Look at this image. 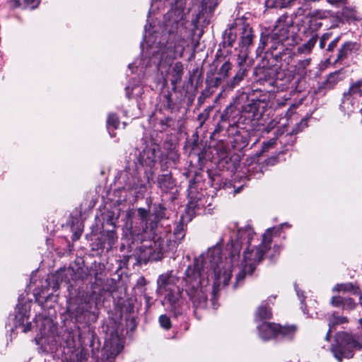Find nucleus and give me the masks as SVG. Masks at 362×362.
Listing matches in <instances>:
<instances>
[{
	"label": "nucleus",
	"instance_id": "nucleus-7",
	"mask_svg": "<svg viewBox=\"0 0 362 362\" xmlns=\"http://www.w3.org/2000/svg\"><path fill=\"white\" fill-rule=\"evenodd\" d=\"M99 315V310L95 303H81L79 304L72 303L71 300L67 301V306L64 318L65 323L70 322L74 325V328L81 329L82 327H88V340L89 345L92 335L98 337L90 329L89 325L97 321Z\"/></svg>",
	"mask_w": 362,
	"mask_h": 362
},
{
	"label": "nucleus",
	"instance_id": "nucleus-57",
	"mask_svg": "<svg viewBox=\"0 0 362 362\" xmlns=\"http://www.w3.org/2000/svg\"><path fill=\"white\" fill-rule=\"evenodd\" d=\"M343 310H351L356 307V303L351 298L345 297Z\"/></svg>",
	"mask_w": 362,
	"mask_h": 362
},
{
	"label": "nucleus",
	"instance_id": "nucleus-3",
	"mask_svg": "<svg viewBox=\"0 0 362 362\" xmlns=\"http://www.w3.org/2000/svg\"><path fill=\"white\" fill-rule=\"evenodd\" d=\"M143 149L138 155H134L123 172L121 173L119 179L124 183L123 188L133 191L136 199L143 198L149 185L150 180H153V173L144 171L141 176L140 168L144 166L152 168L162 155L159 144L155 142L151 137L141 139Z\"/></svg>",
	"mask_w": 362,
	"mask_h": 362
},
{
	"label": "nucleus",
	"instance_id": "nucleus-9",
	"mask_svg": "<svg viewBox=\"0 0 362 362\" xmlns=\"http://www.w3.org/2000/svg\"><path fill=\"white\" fill-rule=\"evenodd\" d=\"M272 239L268 234H264L262 242L257 247L250 249V245L245 247L243 254V259L239 262L240 263L241 269L235 276V282L233 287L236 289L239 284H241L245 279L246 275L251 276L257 265L262 262L264 256L271 248Z\"/></svg>",
	"mask_w": 362,
	"mask_h": 362
},
{
	"label": "nucleus",
	"instance_id": "nucleus-38",
	"mask_svg": "<svg viewBox=\"0 0 362 362\" xmlns=\"http://www.w3.org/2000/svg\"><path fill=\"white\" fill-rule=\"evenodd\" d=\"M119 119L116 113H109L106 121V127L110 137L116 136L115 130L119 126Z\"/></svg>",
	"mask_w": 362,
	"mask_h": 362
},
{
	"label": "nucleus",
	"instance_id": "nucleus-45",
	"mask_svg": "<svg viewBox=\"0 0 362 362\" xmlns=\"http://www.w3.org/2000/svg\"><path fill=\"white\" fill-rule=\"evenodd\" d=\"M322 25V23L320 21L319 19L317 18L316 14H313L308 22V26L307 29L309 31L310 34H315V32L321 28Z\"/></svg>",
	"mask_w": 362,
	"mask_h": 362
},
{
	"label": "nucleus",
	"instance_id": "nucleus-34",
	"mask_svg": "<svg viewBox=\"0 0 362 362\" xmlns=\"http://www.w3.org/2000/svg\"><path fill=\"white\" fill-rule=\"evenodd\" d=\"M237 38L236 33L233 26L225 30L222 34V42L219 44V47H232Z\"/></svg>",
	"mask_w": 362,
	"mask_h": 362
},
{
	"label": "nucleus",
	"instance_id": "nucleus-62",
	"mask_svg": "<svg viewBox=\"0 0 362 362\" xmlns=\"http://www.w3.org/2000/svg\"><path fill=\"white\" fill-rule=\"evenodd\" d=\"M339 40H340V36H338V37H335L333 40H332L329 43L327 50L328 52L333 51L334 49V48L337 46V44H338Z\"/></svg>",
	"mask_w": 362,
	"mask_h": 362
},
{
	"label": "nucleus",
	"instance_id": "nucleus-13",
	"mask_svg": "<svg viewBox=\"0 0 362 362\" xmlns=\"http://www.w3.org/2000/svg\"><path fill=\"white\" fill-rule=\"evenodd\" d=\"M243 118L240 108L236 103V95H235L221 113L220 121L214 133L226 129L229 134H233L235 128L247 129L248 126L243 124Z\"/></svg>",
	"mask_w": 362,
	"mask_h": 362
},
{
	"label": "nucleus",
	"instance_id": "nucleus-11",
	"mask_svg": "<svg viewBox=\"0 0 362 362\" xmlns=\"http://www.w3.org/2000/svg\"><path fill=\"white\" fill-rule=\"evenodd\" d=\"M236 103L240 108L243 115V124L248 126L250 129L252 128L262 113L259 112V108L264 107V100L259 99V97L254 92H246L240 89L236 93Z\"/></svg>",
	"mask_w": 362,
	"mask_h": 362
},
{
	"label": "nucleus",
	"instance_id": "nucleus-14",
	"mask_svg": "<svg viewBox=\"0 0 362 362\" xmlns=\"http://www.w3.org/2000/svg\"><path fill=\"white\" fill-rule=\"evenodd\" d=\"M298 30L299 29L294 26L292 16L285 13L277 19L274 28L269 32L274 43L279 45L288 41V45H293L297 43Z\"/></svg>",
	"mask_w": 362,
	"mask_h": 362
},
{
	"label": "nucleus",
	"instance_id": "nucleus-10",
	"mask_svg": "<svg viewBox=\"0 0 362 362\" xmlns=\"http://www.w3.org/2000/svg\"><path fill=\"white\" fill-rule=\"evenodd\" d=\"M100 345L99 338L93 334L90 348L92 358H95L96 362H113L123 349L122 339L118 331L114 328L108 329L102 349Z\"/></svg>",
	"mask_w": 362,
	"mask_h": 362
},
{
	"label": "nucleus",
	"instance_id": "nucleus-40",
	"mask_svg": "<svg viewBox=\"0 0 362 362\" xmlns=\"http://www.w3.org/2000/svg\"><path fill=\"white\" fill-rule=\"evenodd\" d=\"M69 224L71 230L74 231L71 239L73 241H76L79 239L82 233V223L80 221L78 218L71 216L69 220Z\"/></svg>",
	"mask_w": 362,
	"mask_h": 362
},
{
	"label": "nucleus",
	"instance_id": "nucleus-20",
	"mask_svg": "<svg viewBox=\"0 0 362 362\" xmlns=\"http://www.w3.org/2000/svg\"><path fill=\"white\" fill-rule=\"evenodd\" d=\"M282 64H271L269 66H257L255 67L254 74L256 80L260 85L274 86L276 83L279 69Z\"/></svg>",
	"mask_w": 362,
	"mask_h": 362
},
{
	"label": "nucleus",
	"instance_id": "nucleus-33",
	"mask_svg": "<svg viewBox=\"0 0 362 362\" xmlns=\"http://www.w3.org/2000/svg\"><path fill=\"white\" fill-rule=\"evenodd\" d=\"M170 213L169 210L161 203H153L152 204V215L154 216L153 221H156V228L160 221L168 219Z\"/></svg>",
	"mask_w": 362,
	"mask_h": 362
},
{
	"label": "nucleus",
	"instance_id": "nucleus-43",
	"mask_svg": "<svg viewBox=\"0 0 362 362\" xmlns=\"http://www.w3.org/2000/svg\"><path fill=\"white\" fill-rule=\"evenodd\" d=\"M233 68V64L229 60L223 62L221 66L216 69V74L221 76L224 80H228V78L230 75V71Z\"/></svg>",
	"mask_w": 362,
	"mask_h": 362
},
{
	"label": "nucleus",
	"instance_id": "nucleus-60",
	"mask_svg": "<svg viewBox=\"0 0 362 362\" xmlns=\"http://www.w3.org/2000/svg\"><path fill=\"white\" fill-rule=\"evenodd\" d=\"M331 33H324L320 38L319 46L321 49L325 48L327 41L330 38Z\"/></svg>",
	"mask_w": 362,
	"mask_h": 362
},
{
	"label": "nucleus",
	"instance_id": "nucleus-42",
	"mask_svg": "<svg viewBox=\"0 0 362 362\" xmlns=\"http://www.w3.org/2000/svg\"><path fill=\"white\" fill-rule=\"evenodd\" d=\"M209 179V184L216 191L223 189V177L220 174L211 175L210 173H206Z\"/></svg>",
	"mask_w": 362,
	"mask_h": 362
},
{
	"label": "nucleus",
	"instance_id": "nucleus-46",
	"mask_svg": "<svg viewBox=\"0 0 362 362\" xmlns=\"http://www.w3.org/2000/svg\"><path fill=\"white\" fill-rule=\"evenodd\" d=\"M358 288L356 287L352 283L338 284L333 288V291L352 292L354 294L358 293Z\"/></svg>",
	"mask_w": 362,
	"mask_h": 362
},
{
	"label": "nucleus",
	"instance_id": "nucleus-6",
	"mask_svg": "<svg viewBox=\"0 0 362 362\" xmlns=\"http://www.w3.org/2000/svg\"><path fill=\"white\" fill-rule=\"evenodd\" d=\"M192 167L197 168V170L187 169L183 172L182 175L187 179V197L188 202L186 206V212L193 216L206 206L209 197L204 189V181L207 177L206 173H209V170H204V166H200L199 163H194L190 164Z\"/></svg>",
	"mask_w": 362,
	"mask_h": 362
},
{
	"label": "nucleus",
	"instance_id": "nucleus-27",
	"mask_svg": "<svg viewBox=\"0 0 362 362\" xmlns=\"http://www.w3.org/2000/svg\"><path fill=\"white\" fill-rule=\"evenodd\" d=\"M344 78L343 69L330 73L324 81L319 83L317 88L314 90V93L320 96L325 95L327 91L333 89L337 83L342 81Z\"/></svg>",
	"mask_w": 362,
	"mask_h": 362
},
{
	"label": "nucleus",
	"instance_id": "nucleus-2",
	"mask_svg": "<svg viewBox=\"0 0 362 362\" xmlns=\"http://www.w3.org/2000/svg\"><path fill=\"white\" fill-rule=\"evenodd\" d=\"M162 0H151V6L157 1ZM164 2L170 0H163ZM170 3L171 8L163 17V26L158 41L153 40L151 43V37L157 38L158 34L149 37L148 42L147 52L152 54L151 57L146 56L143 59V64L146 67L156 65L157 67L161 60L165 57L169 59H175L182 56L184 47V38L182 35L186 32L185 18V8L186 0H173Z\"/></svg>",
	"mask_w": 362,
	"mask_h": 362
},
{
	"label": "nucleus",
	"instance_id": "nucleus-21",
	"mask_svg": "<svg viewBox=\"0 0 362 362\" xmlns=\"http://www.w3.org/2000/svg\"><path fill=\"white\" fill-rule=\"evenodd\" d=\"M136 299L129 297L118 300L117 307L120 312V317L127 322H129L132 327H136V318L137 309L136 308Z\"/></svg>",
	"mask_w": 362,
	"mask_h": 362
},
{
	"label": "nucleus",
	"instance_id": "nucleus-8",
	"mask_svg": "<svg viewBox=\"0 0 362 362\" xmlns=\"http://www.w3.org/2000/svg\"><path fill=\"white\" fill-rule=\"evenodd\" d=\"M247 54L241 56L238 55V66L235 75L230 79L226 81L221 76L216 74L215 67L211 69L206 72L205 84L217 88L221 86V90L218 95V98H225L228 93L233 90L235 87L238 86L240 82L247 76L248 71L250 69V65L247 63Z\"/></svg>",
	"mask_w": 362,
	"mask_h": 362
},
{
	"label": "nucleus",
	"instance_id": "nucleus-50",
	"mask_svg": "<svg viewBox=\"0 0 362 362\" xmlns=\"http://www.w3.org/2000/svg\"><path fill=\"white\" fill-rule=\"evenodd\" d=\"M175 124V118L170 116H165L163 118H161L159 122L161 131H165L168 128H173Z\"/></svg>",
	"mask_w": 362,
	"mask_h": 362
},
{
	"label": "nucleus",
	"instance_id": "nucleus-28",
	"mask_svg": "<svg viewBox=\"0 0 362 362\" xmlns=\"http://www.w3.org/2000/svg\"><path fill=\"white\" fill-rule=\"evenodd\" d=\"M162 170V173L158 175L156 177V186L160 192L164 194L174 193L176 189L177 181L173 177L171 171Z\"/></svg>",
	"mask_w": 362,
	"mask_h": 362
},
{
	"label": "nucleus",
	"instance_id": "nucleus-48",
	"mask_svg": "<svg viewBox=\"0 0 362 362\" xmlns=\"http://www.w3.org/2000/svg\"><path fill=\"white\" fill-rule=\"evenodd\" d=\"M278 139V136H276V137L270 139L269 140L267 141H264L262 144V148L260 151H257L255 153V156L257 157H259L262 155H263L264 153L267 151L269 148H273L274 145L276 143V140Z\"/></svg>",
	"mask_w": 362,
	"mask_h": 362
},
{
	"label": "nucleus",
	"instance_id": "nucleus-52",
	"mask_svg": "<svg viewBox=\"0 0 362 362\" xmlns=\"http://www.w3.org/2000/svg\"><path fill=\"white\" fill-rule=\"evenodd\" d=\"M282 248L283 247L281 245H274L273 247V253L268 256V259L271 262L274 263L276 261L277 257L282 250Z\"/></svg>",
	"mask_w": 362,
	"mask_h": 362
},
{
	"label": "nucleus",
	"instance_id": "nucleus-37",
	"mask_svg": "<svg viewBox=\"0 0 362 362\" xmlns=\"http://www.w3.org/2000/svg\"><path fill=\"white\" fill-rule=\"evenodd\" d=\"M125 91L126 97L130 100L141 97L144 93V88L141 84H139V81L133 84L129 83L126 86Z\"/></svg>",
	"mask_w": 362,
	"mask_h": 362
},
{
	"label": "nucleus",
	"instance_id": "nucleus-26",
	"mask_svg": "<svg viewBox=\"0 0 362 362\" xmlns=\"http://www.w3.org/2000/svg\"><path fill=\"white\" fill-rule=\"evenodd\" d=\"M102 231L110 234V233H117L118 220L120 216V209L114 207L111 209H107L102 213Z\"/></svg>",
	"mask_w": 362,
	"mask_h": 362
},
{
	"label": "nucleus",
	"instance_id": "nucleus-17",
	"mask_svg": "<svg viewBox=\"0 0 362 362\" xmlns=\"http://www.w3.org/2000/svg\"><path fill=\"white\" fill-rule=\"evenodd\" d=\"M139 255L137 257L138 264H146L149 262H157L161 260L164 257H167L170 253H173L175 250H170L166 247V242L161 240L160 238L153 242V245L149 247H139L138 249Z\"/></svg>",
	"mask_w": 362,
	"mask_h": 362
},
{
	"label": "nucleus",
	"instance_id": "nucleus-1",
	"mask_svg": "<svg viewBox=\"0 0 362 362\" xmlns=\"http://www.w3.org/2000/svg\"><path fill=\"white\" fill-rule=\"evenodd\" d=\"M233 231L230 236L231 243L228 258L230 265L223 266L220 249L214 246L206 253H202L194 258L193 264L186 269L181 281L182 291L177 286L178 278L173 274V271L167 272L158 276L157 279V291L165 293V302L167 309L175 317L182 316L189 309V303L182 297L185 292L195 309L205 308L207 304L208 291L209 288V270L206 267L207 259L214 275L213 284V298L211 299L215 308L216 293L222 281L223 286L228 285L232 276V267L238 266L240 252L244 246L250 245L255 234L250 225L238 227V223H233Z\"/></svg>",
	"mask_w": 362,
	"mask_h": 362
},
{
	"label": "nucleus",
	"instance_id": "nucleus-44",
	"mask_svg": "<svg viewBox=\"0 0 362 362\" xmlns=\"http://www.w3.org/2000/svg\"><path fill=\"white\" fill-rule=\"evenodd\" d=\"M218 4V0H202V11L206 13L212 14Z\"/></svg>",
	"mask_w": 362,
	"mask_h": 362
},
{
	"label": "nucleus",
	"instance_id": "nucleus-15",
	"mask_svg": "<svg viewBox=\"0 0 362 362\" xmlns=\"http://www.w3.org/2000/svg\"><path fill=\"white\" fill-rule=\"evenodd\" d=\"M184 151L188 155L190 164L197 163L200 166H205L209 160L207 156L206 144L202 139H199L197 131L192 134L191 137L186 139Z\"/></svg>",
	"mask_w": 362,
	"mask_h": 362
},
{
	"label": "nucleus",
	"instance_id": "nucleus-53",
	"mask_svg": "<svg viewBox=\"0 0 362 362\" xmlns=\"http://www.w3.org/2000/svg\"><path fill=\"white\" fill-rule=\"evenodd\" d=\"M344 300H345V297L344 296H333L331 299V302L330 303L332 304V306L334 307H336V308H341L343 309V307L344 305Z\"/></svg>",
	"mask_w": 362,
	"mask_h": 362
},
{
	"label": "nucleus",
	"instance_id": "nucleus-64",
	"mask_svg": "<svg viewBox=\"0 0 362 362\" xmlns=\"http://www.w3.org/2000/svg\"><path fill=\"white\" fill-rule=\"evenodd\" d=\"M23 1L27 6H29L32 9H34L37 7L40 0H23Z\"/></svg>",
	"mask_w": 362,
	"mask_h": 362
},
{
	"label": "nucleus",
	"instance_id": "nucleus-41",
	"mask_svg": "<svg viewBox=\"0 0 362 362\" xmlns=\"http://www.w3.org/2000/svg\"><path fill=\"white\" fill-rule=\"evenodd\" d=\"M295 0H265L267 8H284L290 6Z\"/></svg>",
	"mask_w": 362,
	"mask_h": 362
},
{
	"label": "nucleus",
	"instance_id": "nucleus-22",
	"mask_svg": "<svg viewBox=\"0 0 362 362\" xmlns=\"http://www.w3.org/2000/svg\"><path fill=\"white\" fill-rule=\"evenodd\" d=\"M64 323L65 330L59 337V346L63 349L62 353L69 354L73 353L76 348V336L79 329L74 328L70 322Z\"/></svg>",
	"mask_w": 362,
	"mask_h": 362
},
{
	"label": "nucleus",
	"instance_id": "nucleus-19",
	"mask_svg": "<svg viewBox=\"0 0 362 362\" xmlns=\"http://www.w3.org/2000/svg\"><path fill=\"white\" fill-rule=\"evenodd\" d=\"M85 278H86V274H82L79 269L74 272V269L71 267H64L57 270L54 274L46 279V281L47 286L52 287V290L55 291L59 288V285L62 282L69 283L72 286L71 281L75 282L83 281Z\"/></svg>",
	"mask_w": 362,
	"mask_h": 362
},
{
	"label": "nucleus",
	"instance_id": "nucleus-16",
	"mask_svg": "<svg viewBox=\"0 0 362 362\" xmlns=\"http://www.w3.org/2000/svg\"><path fill=\"white\" fill-rule=\"evenodd\" d=\"M86 238L89 242L91 256H99L105 250L110 251L117 240V233L107 234L103 231L99 233H95L93 230L90 234H86Z\"/></svg>",
	"mask_w": 362,
	"mask_h": 362
},
{
	"label": "nucleus",
	"instance_id": "nucleus-35",
	"mask_svg": "<svg viewBox=\"0 0 362 362\" xmlns=\"http://www.w3.org/2000/svg\"><path fill=\"white\" fill-rule=\"evenodd\" d=\"M252 28L248 24L245 25L243 28L242 35L239 42V47L241 49H247L252 43Z\"/></svg>",
	"mask_w": 362,
	"mask_h": 362
},
{
	"label": "nucleus",
	"instance_id": "nucleus-23",
	"mask_svg": "<svg viewBox=\"0 0 362 362\" xmlns=\"http://www.w3.org/2000/svg\"><path fill=\"white\" fill-rule=\"evenodd\" d=\"M242 129L241 128H235L233 134H229V132H228L229 136H233L232 140L230 141L233 148L240 153H244L247 149L252 148V147L256 144V141H254L252 144L248 147L251 139L249 130L251 129L249 128V129Z\"/></svg>",
	"mask_w": 362,
	"mask_h": 362
},
{
	"label": "nucleus",
	"instance_id": "nucleus-49",
	"mask_svg": "<svg viewBox=\"0 0 362 362\" xmlns=\"http://www.w3.org/2000/svg\"><path fill=\"white\" fill-rule=\"evenodd\" d=\"M317 40V35L316 33L311 34V37L304 43L298 49L300 51L303 52H310L313 47L315 46Z\"/></svg>",
	"mask_w": 362,
	"mask_h": 362
},
{
	"label": "nucleus",
	"instance_id": "nucleus-61",
	"mask_svg": "<svg viewBox=\"0 0 362 362\" xmlns=\"http://www.w3.org/2000/svg\"><path fill=\"white\" fill-rule=\"evenodd\" d=\"M209 111L206 109L202 113L198 115L197 120L199 122L200 126H202L205 120L209 117Z\"/></svg>",
	"mask_w": 362,
	"mask_h": 362
},
{
	"label": "nucleus",
	"instance_id": "nucleus-24",
	"mask_svg": "<svg viewBox=\"0 0 362 362\" xmlns=\"http://www.w3.org/2000/svg\"><path fill=\"white\" fill-rule=\"evenodd\" d=\"M266 57L272 59V64H281L282 62L288 63L291 57V49L285 47L284 44L274 43L270 45L269 51L266 52Z\"/></svg>",
	"mask_w": 362,
	"mask_h": 362
},
{
	"label": "nucleus",
	"instance_id": "nucleus-5",
	"mask_svg": "<svg viewBox=\"0 0 362 362\" xmlns=\"http://www.w3.org/2000/svg\"><path fill=\"white\" fill-rule=\"evenodd\" d=\"M31 303L30 300H25L23 294L19 295L14 313L9 315L6 323V327H10L11 340L13 335H16L15 331L18 329L27 333L36 327L42 335L48 334L52 331L53 321L47 317L37 316L33 319V322L29 321Z\"/></svg>",
	"mask_w": 362,
	"mask_h": 362
},
{
	"label": "nucleus",
	"instance_id": "nucleus-30",
	"mask_svg": "<svg viewBox=\"0 0 362 362\" xmlns=\"http://www.w3.org/2000/svg\"><path fill=\"white\" fill-rule=\"evenodd\" d=\"M354 94H358L361 97L362 96V80L357 81L352 83L348 91L344 93L342 104L339 106V109L341 111L345 112L346 105H351L353 106L355 100L353 96Z\"/></svg>",
	"mask_w": 362,
	"mask_h": 362
},
{
	"label": "nucleus",
	"instance_id": "nucleus-4",
	"mask_svg": "<svg viewBox=\"0 0 362 362\" xmlns=\"http://www.w3.org/2000/svg\"><path fill=\"white\" fill-rule=\"evenodd\" d=\"M150 210L139 208L136 211L127 210L125 214L124 228L126 230L124 243L120 246L123 250L127 245L128 252H132L134 246L141 243L145 233H149L154 238L156 235V221L151 220Z\"/></svg>",
	"mask_w": 362,
	"mask_h": 362
},
{
	"label": "nucleus",
	"instance_id": "nucleus-32",
	"mask_svg": "<svg viewBox=\"0 0 362 362\" xmlns=\"http://www.w3.org/2000/svg\"><path fill=\"white\" fill-rule=\"evenodd\" d=\"M358 45L355 42L347 41L344 42L341 48L338 50L337 56L334 60V63L337 62H342L347 59L354 52L357 51Z\"/></svg>",
	"mask_w": 362,
	"mask_h": 362
},
{
	"label": "nucleus",
	"instance_id": "nucleus-63",
	"mask_svg": "<svg viewBox=\"0 0 362 362\" xmlns=\"http://www.w3.org/2000/svg\"><path fill=\"white\" fill-rule=\"evenodd\" d=\"M146 283H147V281H146V279L144 278V276H141L137 279L136 286L138 289H141L144 287V286H146Z\"/></svg>",
	"mask_w": 362,
	"mask_h": 362
},
{
	"label": "nucleus",
	"instance_id": "nucleus-25",
	"mask_svg": "<svg viewBox=\"0 0 362 362\" xmlns=\"http://www.w3.org/2000/svg\"><path fill=\"white\" fill-rule=\"evenodd\" d=\"M181 107V101L177 97H173L171 91L168 90L160 96L159 112H168L172 115L177 114L180 112Z\"/></svg>",
	"mask_w": 362,
	"mask_h": 362
},
{
	"label": "nucleus",
	"instance_id": "nucleus-56",
	"mask_svg": "<svg viewBox=\"0 0 362 362\" xmlns=\"http://www.w3.org/2000/svg\"><path fill=\"white\" fill-rule=\"evenodd\" d=\"M35 301L38 304L42 305L44 302L47 301V298H48V294L45 293L44 291H42L41 293H34Z\"/></svg>",
	"mask_w": 362,
	"mask_h": 362
},
{
	"label": "nucleus",
	"instance_id": "nucleus-12",
	"mask_svg": "<svg viewBox=\"0 0 362 362\" xmlns=\"http://www.w3.org/2000/svg\"><path fill=\"white\" fill-rule=\"evenodd\" d=\"M257 329L259 338L264 341L272 339L291 341L295 338L298 327L295 325L282 326L264 321L257 325Z\"/></svg>",
	"mask_w": 362,
	"mask_h": 362
},
{
	"label": "nucleus",
	"instance_id": "nucleus-39",
	"mask_svg": "<svg viewBox=\"0 0 362 362\" xmlns=\"http://www.w3.org/2000/svg\"><path fill=\"white\" fill-rule=\"evenodd\" d=\"M274 43V40L269 32V30H264L261 33L260 35L259 44L257 48V54L260 55L265 49L266 46H267L269 44L272 45Z\"/></svg>",
	"mask_w": 362,
	"mask_h": 362
},
{
	"label": "nucleus",
	"instance_id": "nucleus-18",
	"mask_svg": "<svg viewBox=\"0 0 362 362\" xmlns=\"http://www.w3.org/2000/svg\"><path fill=\"white\" fill-rule=\"evenodd\" d=\"M307 120L308 119L306 118L302 119L299 123H297L292 128L291 132H287L286 134H284L281 129H278L276 130V136H278L279 143L284 148V150L281 151L277 156H272L266 159L265 162L267 163V165H274L276 163L277 159H279V156L281 153L292 148L296 141V134L302 132L303 129L308 126Z\"/></svg>",
	"mask_w": 362,
	"mask_h": 362
},
{
	"label": "nucleus",
	"instance_id": "nucleus-36",
	"mask_svg": "<svg viewBox=\"0 0 362 362\" xmlns=\"http://www.w3.org/2000/svg\"><path fill=\"white\" fill-rule=\"evenodd\" d=\"M272 318V308L267 303H262L257 308L255 315V321H264Z\"/></svg>",
	"mask_w": 362,
	"mask_h": 362
},
{
	"label": "nucleus",
	"instance_id": "nucleus-59",
	"mask_svg": "<svg viewBox=\"0 0 362 362\" xmlns=\"http://www.w3.org/2000/svg\"><path fill=\"white\" fill-rule=\"evenodd\" d=\"M284 225H285V226H288V224L287 223H285L281 224L279 228H275V227L269 228L266 230V233L264 234H268V235H270L271 238H272V234L279 235L280 233V230L282 228V226Z\"/></svg>",
	"mask_w": 362,
	"mask_h": 362
},
{
	"label": "nucleus",
	"instance_id": "nucleus-55",
	"mask_svg": "<svg viewBox=\"0 0 362 362\" xmlns=\"http://www.w3.org/2000/svg\"><path fill=\"white\" fill-rule=\"evenodd\" d=\"M138 249H139V247L136 246V251H134V253L130 254V255H123L122 262H124V264H128L129 262V261L132 259H134L136 261V262L137 263L138 259H136L139 255V252Z\"/></svg>",
	"mask_w": 362,
	"mask_h": 362
},
{
	"label": "nucleus",
	"instance_id": "nucleus-54",
	"mask_svg": "<svg viewBox=\"0 0 362 362\" xmlns=\"http://www.w3.org/2000/svg\"><path fill=\"white\" fill-rule=\"evenodd\" d=\"M159 323L160 327L166 330H168L171 327L170 320L166 315H161L159 317Z\"/></svg>",
	"mask_w": 362,
	"mask_h": 362
},
{
	"label": "nucleus",
	"instance_id": "nucleus-29",
	"mask_svg": "<svg viewBox=\"0 0 362 362\" xmlns=\"http://www.w3.org/2000/svg\"><path fill=\"white\" fill-rule=\"evenodd\" d=\"M187 226L184 223V217L181 216L180 220L176 223V225L173 230V236L174 239L169 238L166 240V247L170 250H175L179 244L181 243L182 240L185 237V231Z\"/></svg>",
	"mask_w": 362,
	"mask_h": 362
},
{
	"label": "nucleus",
	"instance_id": "nucleus-58",
	"mask_svg": "<svg viewBox=\"0 0 362 362\" xmlns=\"http://www.w3.org/2000/svg\"><path fill=\"white\" fill-rule=\"evenodd\" d=\"M222 48H223V47H219L218 49L217 50L216 54L215 56V59H214V61L211 65V66L215 67V69H216L217 67L218 66L220 59L223 57Z\"/></svg>",
	"mask_w": 362,
	"mask_h": 362
},
{
	"label": "nucleus",
	"instance_id": "nucleus-47",
	"mask_svg": "<svg viewBox=\"0 0 362 362\" xmlns=\"http://www.w3.org/2000/svg\"><path fill=\"white\" fill-rule=\"evenodd\" d=\"M346 322H348V319L346 317L337 316L336 315V313L334 312L332 315V317L329 319L328 325L330 329H334L337 325Z\"/></svg>",
	"mask_w": 362,
	"mask_h": 362
},
{
	"label": "nucleus",
	"instance_id": "nucleus-51",
	"mask_svg": "<svg viewBox=\"0 0 362 362\" xmlns=\"http://www.w3.org/2000/svg\"><path fill=\"white\" fill-rule=\"evenodd\" d=\"M294 288H295V291L296 292L298 297L299 298V299L300 300L301 309H302L303 313L306 314L307 313V306L305 304V296L303 295V292L299 289L297 284H294Z\"/></svg>",
	"mask_w": 362,
	"mask_h": 362
},
{
	"label": "nucleus",
	"instance_id": "nucleus-31",
	"mask_svg": "<svg viewBox=\"0 0 362 362\" xmlns=\"http://www.w3.org/2000/svg\"><path fill=\"white\" fill-rule=\"evenodd\" d=\"M184 73L183 64L181 62H176L170 72L171 78L170 83L172 85V91L174 93L177 90V85L180 83Z\"/></svg>",
	"mask_w": 362,
	"mask_h": 362
}]
</instances>
